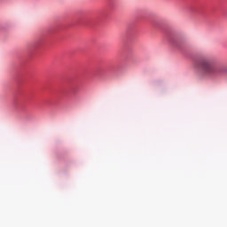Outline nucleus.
<instances>
[{
  "label": "nucleus",
  "mask_w": 227,
  "mask_h": 227,
  "mask_svg": "<svg viewBox=\"0 0 227 227\" xmlns=\"http://www.w3.org/2000/svg\"><path fill=\"white\" fill-rule=\"evenodd\" d=\"M215 57L202 58L197 64V67L205 74V75H227V67L220 66L215 67Z\"/></svg>",
  "instance_id": "obj_1"
}]
</instances>
